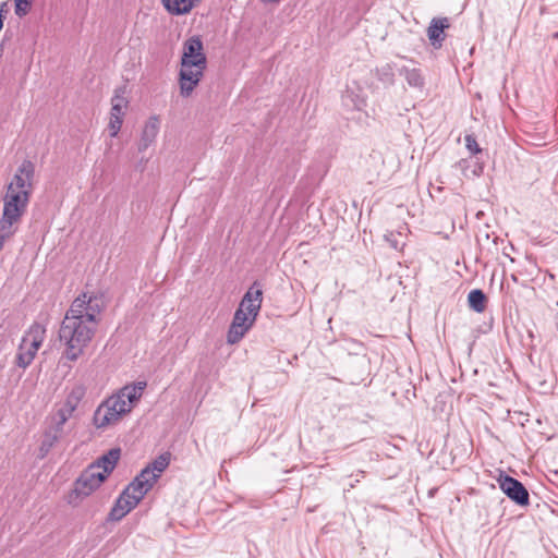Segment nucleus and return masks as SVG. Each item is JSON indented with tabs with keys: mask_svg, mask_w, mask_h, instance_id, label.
Listing matches in <instances>:
<instances>
[{
	"mask_svg": "<svg viewBox=\"0 0 558 558\" xmlns=\"http://www.w3.org/2000/svg\"><path fill=\"white\" fill-rule=\"evenodd\" d=\"M105 303L101 296L82 293L70 305L60 325L59 340L64 344L63 357L75 362L93 340Z\"/></svg>",
	"mask_w": 558,
	"mask_h": 558,
	"instance_id": "obj_1",
	"label": "nucleus"
},
{
	"mask_svg": "<svg viewBox=\"0 0 558 558\" xmlns=\"http://www.w3.org/2000/svg\"><path fill=\"white\" fill-rule=\"evenodd\" d=\"M146 386V381L125 385L117 393L105 399L93 414L94 426L97 429H105L118 424L140 401Z\"/></svg>",
	"mask_w": 558,
	"mask_h": 558,
	"instance_id": "obj_2",
	"label": "nucleus"
},
{
	"mask_svg": "<svg viewBox=\"0 0 558 558\" xmlns=\"http://www.w3.org/2000/svg\"><path fill=\"white\" fill-rule=\"evenodd\" d=\"M207 66V58L204 53L203 43L199 37L189 38L183 45L181 70L179 73L180 94L190 97L198 85Z\"/></svg>",
	"mask_w": 558,
	"mask_h": 558,
	"instance_id": "obj_3",
	"label": "nucleus"
},
{
	"mask_svg": "<svg viewBox=\"0 0 558 558\" xmlns=\"http://www.w3.org/2000/svg\"><path fill=\"white\" fill-rule=\"evenodd\" d=\"M46 338V327L37 322L33 323L22 337L15 355V364L25 369L28 367Z\"/></svg>",
	"mask_w": 558,
	"mask_h": 558,
	"instance_id": "obj_4",
	"label": "nucleus"
},
{
	"mask_svg": "<svg viewBox=\"0 0 558 558\" xmlns=\"http://www.w3.org/2000/svg\"><path fill=\"white\" fill-rule=\"evenodd\" d=\"M105 476L97 472V466H87L74 483L73 493L85 498L94 493L104 482Z\"/></svg>",
	"mask_w": 558,
	"mask_h": 558,
	"instance_id": "obj_5",
	"label": "nucleus"
},
{
	"mask_svg": "<svg viewBox=\"0 0 558 558\" xmlns=\"http://www.w3.org/2000/svg\"><path fill=\"white\" fill-rule=\"evenodd\" d=\"M31 195L32 194H28L27 191H14L13 189H7L5 194L2 197V213L22 219L27 210Z\"/></svg>",
	"mask_w": 558,
	"mask_h": 558,
	"instance_id": "obj_6",
	"label": "nucleus"
},
{
	"mask_svg": "<svg viewBox=\"0 0 558 558\" xmlns=\"http://www.w3.org/2000/svg\"><path fill=\"white\" fill-rule=\"evenodd\" d=\"M255 320L256 318L250 316L245 312H242V310L236 308L227 333V342L229 344L238 343L253 327Z\"/></svg>",
	"mask_w": 558,
	"mask_h": 558,
	"instance_id": "obj_7",
	"label": "nucleus"
},
{
	"mask_svg": "<svg viewBox=\"0 0 558 558\" xmlns=\"http://www.w3.org/2000/svg\"><path fill=\"white\" fill-rule=\"evenodd\" d=\"M497 481L500 489L511 500L520 506H525L529 504V492L520 481L505 474H500Z\"/></svg>",
	"mask_w": 558,
	"mask_h": 558,
	"instance_id": "obj_8",
	"label": "nucleus"
},
{
	"mask_svg": "<svg viewBox=\"0 0 558 558\" xmlns=\"http://www.w3.org/2000/svg\"><path fill=\"white\" fill-rule=\"evenodd\" d=\"M34 175V163L31 160H24L17 168L16 173L8 184L7 189H13L14 191H27L28 194H32Z\"/></svg>",
	"mask_w": 558,
	"mask_h": 558,
	"instance_id": "obj_9",
	"label": "nucleus"
},
{
	"mask_svg": "<svg viewBox=\"0 0 558 558\" xmlns=\"http://www.w3.org/2000/svg\"><path fill=\"white\" fill-rule=\"evenodd\" d=\"M263 303V290L260 284L255 281L243 295L238 310H242L250 316L256 318Z\"/></svg>",
	"mask_w": 558,
	"mask_h": 558,
	"instance_id": "obj_10",
	"label": "nucleus"
},
{
	"mask_svg": "<svg viewBox=\"0 0 558 558\" xmlns=\"http://www.w3.org/2000/svg\"><path fill=\"white\" fill-rule=\"evenodd\" d=\"M140 500L131 494L128 488H125L118 499L116 500L113 507L109 512V520L111 521H120L123 519L131 510H133Z\"/></svg>",
	"mask_w": 558,
	"mask_h": 558,
	"instance_id": "obj_11",
	"label": "nucleus"
},
{
	"mask_svg": "<svg viewBox=\"0 0 558 558\" xmlns=\"http://www.w3.org/2000/svg\"><path fill=\"white\" fill-rule=\"evenodd\" d=\"M111 102L112 107L108 129L110 136L116 137L119 134L123 123L124 109L128 106V100L123 96L116 95Z\"/></svg>",
	"mask_w": 558,
	"mask_h": 558,
	"instance_id": "obj_12",
	"label": "nucleus"
},
{
	"mask_svg": "<svg viewBox=\"0 0 558 558\" xmlns=\"http://www.w3.org/2000/svg\"><path fill=\"white\" fill-rule=\"evenodd\" d=\"M120 457L121 449L112 448L107 453L99 457L94 463L89 464V466H97V472H100V474L107 478L114 470Z\"/></svg>",
	"mask_w": 558,
	"mask_h": 558,
	"instance_id": "obj_13",
	"label": "nucleus"
},
{
	"mask_svg": "<svg viewBox=\"0 0 558 558\" xmlns=\"http://www.w3.org/2000/svg\"><path fill=\"white\" fill-rule=\"evenodd\" d=\"M21 218L2 213L0 218V252L7 241L12 239L19 230Z\"/></svg>",
	"mask_w": 558,
	"mask_h": 558,
	"instance_id": "obj_14",
	"label": "nucleus"
},
{
	"mask_svg": "<svg viewBox=\"0 0 558 558\" xmlns=\"http://www.w3.org/2000/svg\"><path fill=\"white\" fill-rule=\"evenodd\" d=\"M450 27V22L448 17H435L432 20L428 28H427V37L430 40L432 45L435 47H440L441 43L445 40V29Z\"/></svg>",
	"mask_w": 558,
	"mask_h": 558,
	"instance_id": "obj_15",
	"label": "nucleus"
},
{
	"mask_svg": "<svg viewBox=\"0 0 558 558\" xmlns=\"http://www.w3.org/2000/svg\"><path fill=\"white\" fill-rule=\"evenodd\" d=\"M159 132V119L150 117L142 131L141 140L138 142V150L145 151L155 141Z\"/></svg>",
	"mask_w": 558,
	"mask_h": 558,
	"instance_id": "obj_16",
	"label": "nucleus"
},
{
	"mask_svg": "<svg viewBox=\"0 0 558 558\" xmlns=\"http://www.w3.org/2000/svg\"><path fill=\"white\" fill-rule=\"evenodd\" d=\"M399 74L403 76L410 87L422 89L425 85V78L422 71L417 68L402 66Z\"/></svg>",
	"mask_w": 558,
	"mask_h": 558,
	"instance_id": "obj_17",
	"label": "nucleus"
},
{
	"mask_svg": "<svg viewBox=\"0 0 558 558\" xmlns=\"http://www.w3.org/2000/svg\"><path fill=\"white\" fill-rule=\"evenodd\" d=\"M470 308L476 313H483L486 310L487 298L480 289L472 290L468 295Z\"/></svg>",
	"mask_w": 558,
	"mask_h": 558,
	"instance_id": "obj_18",
	"label": "nucleus"
},
{
	"mask_svg": "<svg viewBox=\"0 0 558 558\" xmlns=\"http://www.w3.org/2000/svg\"><path fill=\"white\" fill-rule=\"evenodd\" d=\"M62 436L48 427L44 434L41 445L39 447L40 457L44 458L48 454L51 448L60 440Z\"/></svg>",
	"mask_w": 558,
	"mask_h": 558,
	"instance_id": "obj_19",
	"label": "nucleus"
},
{
	"mask_svg": "<svg viewBox=\"0 0 558 558\" xmlns=\"http://www.w3.org/2000/svg\"><path fill=\"white\" fill-rule=\"evenodd\" d=\"M128 490L137 498V500H142L144 496L151 489V487L145 484L142 480L135 477L128 486Z\"/></svg>",
	"mask_w": 558,
	"mask_h": 558,
	"instance_id": "obj_20",
	"label": "nucleus"
},
{
	"mask_svg": "<svg viewBox=\"0 0 558 558\" xmlns=\"http://www.w3.org/2000/svg\"><path fill=\"white\" fill-rule=\"evenodd\" d=\"M170 463V457L168 453L160 454L158 458H156L151 463L147 465L148 469L154 471V473L158 474V478L160 477L161 473L168 468Z\"/></svg>",
	"mask_w": 558,
	"mask_h": 558,
	"instance_id": "obj_21",
	"label": "nucleus"
},
{
	"mask_svg": "<svg viewBox=\"0 0 558 558\" xmlns=\"http://www.w3.org/2000/svg\"><path fill=\"white\" fill-rule=\"evenodd\" d=\"M376 77L384 84L392 85L395 83V73L392 66L390 64H385L380 68H377Z\"/></svg>",
	"mask_w": 558,
	"mask_h": 558,
	"instance_id": "obj_22",
	"label": "nucleus"
},
{
	"mask_svg": "<svg viewBox=\"0 0 558 558\" xmlns=\"http://www.w3.org/2000/svg\"><path fill=\"white\" fill-rule=\"evenodd\" d=\"M342 99L345 106H350V104L348 102L350 100L352 108L356 110H362L363 107H365L366 105V100L363 97L355 95L351 90H347L345 94L342 96Z\"/></svg>",
	"mask_w": 558,
	"mask_h": 558,
	"instance_id": "obj_23",
	"label": "nucleus"
},
{
	"mask_svg": "<svg viewBox=\"0 0 558 558\" xmlns=\"http://www.w3.org/2000/svg\"><path fill=\"white\" fill-rule=\"evenodd\" d=\"M75 407L71 402H66L57 411L54 416L61 420V422H68L75 411Z\"/></svg>",
	"mask_w": 558,
	"mask_h": 558,
	"instance_id": "obj_24",
	"label": "nucleus"
},
{
	"mask_svg": "<svg viewBox=\"0 0 558 558\" xmlns=\"http://www.w3.org/2000/svg\"><path fill=\"white\" fill-rule=\"evenodd\" d=\"M136 477L142 480L145 484L149 485L153 488L154 484L158 480V474L154 473V471L146 466L141 471V473Z\"/></svg>",
	"mask_w": 558,
	"mask_h": 558,
	"instance_id": "obj_25",
	"label": "nucleus"
},
{
	"mask_svg": "<svg viewBox=\"0 0 558 558\" xmlns=\"http://www.w3.org/2000/svg\"><path fill=\"white\" fill-rule=\"evenodd\" d=\"M14 2H15V14L19 17H23L29 12L31 5H32V0H14Z\"/></svg>",
	"mask_w": 558,
	"mask_h": 558,
	"instance_id": "obj_26",
	"label": "nucleus"
},
{
	"mask_svg": "<svg viewBox=\"0 0 558 558\" xmlns=\"http://www.w3.org/2000/svg\"><path fill=\"white\" fill-rule=\"evenodd\" d=\"M465 146L472 155H476L482 151L477 141L473 134H468L464 137Z\"/></svg>",
	"mask_w": 558,
	"mask_h": 558,
	"instance_id": "obj_27",
	"label": "nucleus"
},
{
	"mask_svg": "<svg viewBox=\"0 0 558 558\" xmlns=\"http://www.w3.org/2000/svg\"><path fill=\"white\" fill-rule=\"evenodd\" d=\"M83 396L84 389L82 387H76L68 396L66 402H71L76 408Z\"/></svg>",
	"mask_w": 558,
	"mask_h": 558,
	"instance_id": "obj_28",
	"label": "nucleus"
},
{
	"mask_svg": "<svg viewBox=\"0 0 558 558\" xmlns=\"http://www.w3.org/2000/svg\"><path fill=\"white\" fill-rule=\"evenodd\" d=\"M66 422H61L60 418H58L57 416L53 415L52 417V423L51 425L49 426L52 430H54L56 433H58L59 435L62 436L63 434V427H64V424Z\"/></svg>",
	"mask_w": 558,
	"mask_h": 558,
	"instance_id": "obj_29",
	"label": "nucleus"
},
{
	"mask_svg": "<svg viewBox=\"0 0 558 558\" xmlns=\"http://www.w3.org/2000/svg\"><path fill=\"white\" fill-rule=\"evenodd\" d=\"M365 477V472L360 470L356 475H355V478L352 483H350V488H354L356 486L357 483L361 482L362 478Z\"/></svg>",
	"mask_w": 558,
	"mask_h": 558,
	"instance_id": "obj_30",
	"label": "nucleus"
}]
</instances>
